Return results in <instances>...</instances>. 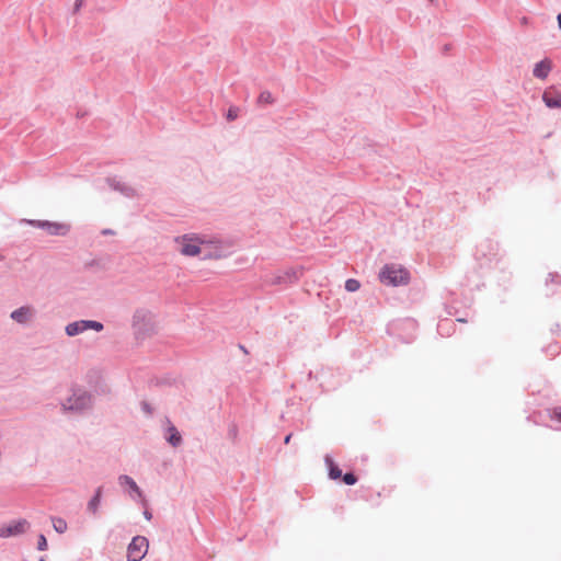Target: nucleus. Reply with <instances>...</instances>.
<instances>
[{"instance_id": "nucleus-8", "label": "nucleus", "mask_w": 561, "mask_h": 561, "mask_svg": "<svg viewBox=\"0 0 561 561\" xmlns=\"http://www.w3.org/2000/svg\"><path fill=\"white\" fill-rule=\"evenodd\" d=\"M543 103L550 108H560L561 107V92L556 88L550 87L545 90L542 94Z\"/></svg>"}, {"instance_id": "nucleus-24", "label": "nucleus", "mask_w": 561, "mask_h": 561, "mask_svg": "<svg viewBox=\"0 0 561 561\" xmlns=\"http://www.w3.org/2000/svg\"><path fill=\"white\" fill-rule=\"evenodd\" d=\"M290 438H291V434L287 435L285 437V444H288L290 442Z\"/></svg>"}, {"instance_id": "nucleus-21", "label": "nucleus", "mask_w": 561, "mask_h": 561, "mask_svg": "<svg viewBox=\"0 0 561 561\" xmlns=\"http://www.w3.org/2000/svg\"><path fill=\"white\" fill-rule=\"evenodd\" d=\"M551 417L561 422V410L560 409L552 410Z\"/></svg>"}, {"instance_id": "nucleus-5", "label": "nucleus", "mask_w": 561, "mask_h": 561, "mask_svg": "<svg viewBox=\"0 0 561 561\" xmlns=\"http://www.w3.org/2000/svg\"><path fill=\"white\" fill-rule=\"evenodd\" d=\"M87 330H94L96 332H100L103 330V324L101 322L93 320H80L69 323L66 327V333L69 336L78 335Z\"/></svg>"}, {"instance_id": "nucleus-13", "label": "nucleus", "mask_w": 561, "mask_h": 561, "mask_svg": "<svg viewBox=\"0 0 561 561\" xmlns=\"http://www.w3.org/2000/svg\"><path fill=\"white\" fill-rule=\"evenodd\" d=\"M121 484H127L129 488L137 493V495L140 497L142 495L140 489L136 484V482L128 476H121L119 477Z\"/></svg>"}, {"instance_id": "nucleus-17", "label": "nucleus", "mask_w": 561, "mask_h": 561, "mask_svg": "<svg viewBox=\"0 0 561 561\" xmlns=\"http://www.w3.org/2000/svg\"><path fill=\"white\" fill-rule=\"evenodd\" d=\"M53 526L57 533H65L67 530V523L61 518H55L53 520Z\"/></svg>"}, {"instance_id": "nucleus-11", "label": "nucleus", "mask_w": 561, "mask_h": 561, "mask_svg": "<svg viewBox=\"0 0 561 561\" xmlns=\"http://www.w3.org/2000/svg\"><path fill=\"white\" fill-rule=\"evenodd\" d=\"M168 433H169V436L167 437V440L172 446L176 447L182 443V437H181L180 433L178 432V430L173 425H170L168 427Z\"/></svg>"}, {"instance_id": "nucleus-20", "label": "nucleus", "mask_w": 561, "mask_h": 561, "mask_svg": "<svg viewBox=\"0 0 561 561\" xmlns=\"http://www.w3.org/2000/svg\"><path fill=\"white\" fill-rule=\"evenodd\" d=\"M38 550H46L47 549V540L44 535H39L38 542H37Z\"/></svg>"}, {"instance_id": "nucleus-10", "label": "nucleus", "mask_w": 561, "mask_h": 561, "mask_svg": "<svg viewBox=\"0 0 561 561\" xmlns=\"http://www.w3.org/2000/svg\"><path fill=\"white\" fill-rule=\"evenodd\" d=\"M33 314H34L33 308L21 307L11 313V318L19 323H25L33 317Z\"/></svg>"}, {"instance_id": "nucleus-14", "label": "nucleus", "mask_w": 561, "mask_h": 561, "mask_svg": "<svg viewBox=\"0 0 561 561\" xmlns=\"http://www.w3.org/2000/svg\"><path fill=\"white\" fill-rule=\"evenodd\" d=\"M101 494H102V489L99 488L95 492V495L91 499V501L89 502L88 504V508L93 513L95 514L96 511H98V507H99V504H100V500H101Z\"/></svg>"}, {"instance_id": "nucleus-9", "label": "nucleus", "mask_w": 561, "mask_h": 561, "mask_svg": "<svg viewBox=\"0 0 561 561\" xmlns=\"http://www.w3.org/2000/svg\"><path fill=\"white\" fill-rule=\"evenodd\" d=\"M551 68H552L551 60L546 58L535 65L533 73L536 78L543 80L548 77L549 72L551 71Z\"/></svg>"}, {"instance_id": "nucleus-7", "label": "nucleus", "mask_w": 561, "mask_h": 561, "mask_svg": "<svg viewBox=\"0 0 561 561\" xmlns=\"http://www.w3.org/2000/svg\"><path fill=\"white\" fill-rule=\"evenodd\" d=\"M28 526V523L24 519L12 522L8 525L0 527V537L7 538L23 534Z\"/></svg>"}, {"instance_id": "nucleus-3", "label": "nucleus", "mask_w": 561, "mask_h": 561, "mask_svg": "<svg viewBox=\"0 0 561 561\" xmlns=\"http://www.w3.org/2000/svg\"><path fill=\"white\" fill-rule=\"evenodd\" d=\"M91 405V397L82 390L73 391L72 396L69 397L64 403L62 409L65 411L80 412Z\"/></svg>"}, {"instance_id": "nucleus-26", "label": "nucleus", "mask_w": 561, "mask_h": 561, "mask_svg": "<svg viewBox=\"0 0 561 561\" xmlns=\"http://www.w3.org/2000/svg\"><path fill=\"white\" fill-rule=\"evenodd\" d=\"M39 561H45L44 559H41Z\"/></svg>"}, {"instance_id": "nucleus-2", "label": "nucleus", "mask_w": 561, "mask_h": 561, "mask_svg": "<svg viewBox=\"0 0 561 561\" xmlns=\"http://www.w3.org/2000/svg\"><path fill=\"white\" fill-rule=\"evenodd\" d=\"M379 278L386 285L399 286L408 283L409 272L396 265H386L381 270Z\"/></svg>"}, {"instance_id": "nucleus-23", "label": "nucleus", "mask_w": 561, "mask_h": 561, "mask_svg": "<svg viewBox=\"0 0 561 561\" xmlns=\"http://www.w3.org/2000/svg\"><path fill=\"white\" fill-rule=\"evenodd\" d=\"M145 517H146L148 520H150V519H151V514H150L148 511H146V512H145Z\"/></svg>"}, {"instance_id": "nucleus-19", "label": "nucleus", "mask_w": 561, "mask_h": 561, "mask_svg": "<svg viewBox=\"0 0 561 561\" xmlns=\"http://www.w3.org/2000/svg\"><path fill=\"white\" fill-rule=\"evenodd\" d=\"M342 478H343L344 483H346L348 485H353L357 481V478L353 473H345Z\"/></svg>"}, {"instance_id": "nucleus-16", "label": "nucleus", "mask_w": 561, "mask_h": 561, "mask_svg": "<svg viewBox=\"0 0 561 561\" xmlns=\"http://www.w3.org/2000/svg\"><path fill=\"white\" fill-rule=\"evenodd\" d=\"M360 287V283L357 280V279H354V278H350L345 282V289L347 291H356L358 290Z\"/></svg>"}, {"instance_id": "nucleus-15", "label": "nucleus", "mask_w": 561, "mask_h": 561, "mask_svg": "<svg viewBox=\"0 0 561 561\" xmlns=\"http://www.w3.org/2000/svg\"><path fill=\"white\" fill-rule=\"evenodd\" d=\"M259 104H272L274 102V99L272 96V93L268 91H263L260 93L257 98Z\"/></svg>"}, {"instance_id": "nucleus-22", "label": "nucleus", "mask_w": 561, "mask_h": 561, "mask_svg": "<svg viewBox=\"0 0 561 561\" xmlns=\"http://www.w3.org/2000/svg\"><path fill=\"white\" fill-rule=\"evenodd\" d=\"M286 280V277L285 276H282V275H278L276 276L273 280H272V284H282Z\"/></svg>"}, {"instance_id": "nucleus-18", "label": "nucleus", "mask_w": 561, "mask_h": 561, "mask_svg": "<svg viewBox=\"0 0 561 561\" xmlns=\"http://www.w3.org/2000/svg\"><path fill=\"white\" fill-rule=\"evenodd\" d=\"M239 116V108L236 106H231L227 112V119L229 122L234 121Z\"/></svg>"}, {"instance_id": "nucleus-4", "label": "nucleus", "mask_w": 561, "mask_h": 561, "mask_svg": "<svg viewBox=\"0 0 561 561\" xmlns=\"http://www.w3.org/2000/svg\"><path fill=\"white\" fill-rule=\"evenodd\" d=\"M149 542L146 537L136 536L127 548L128 561H140L145 558L148 552Z\"/></svg>"}, {"instance_id": "nucleus-25", "label": "nucleus", "mask_w": 561, "mask_h": 561, "mask_svg": "<svg viewBox=\"0 0 561 561\" xmlns=\"http://www.w3.org/2000/svg\"><path fill=\"white\" fill-rule=\"evenodd\" d=\"M557 20H558L559 26H560V28H561V13H560V14H558Z\"/></svg>"}, {"instance_id": "nucleus-6", "label": "nucleus", "mask_w": 561, "mask_h": 561, "mask_svg": "<svg viewBox=\"0 0 561 561\" xmlns=\"http://www.w3.org/2000/svg\"><path fill=\"white\" fill-rule=\"evenodd\" d=\"M32 225L46 230L49 234L53 236H65L70 227L62 222H51V221H31Z\"/></svg>"}, {"instance_id": "nucleus-12", "label": "nucleus", "mask_w": 561, "mask_h": 561, "mask_svg": "<svg viewBox=\"0 0 561 561\" xmlns=\"http://www.w3.org/2000/svg\"><path fill=\"white\" fill-rule=\"evenodd\" d=\"M325 463L329 468V477L336 480L342 477L341 469L334 463V461L328 456L325 457Z\"/></svg>"}, {"instance_id": "nucleus-1", "label": "nucleus", "mask_w": 561, "mask_h": 561, "mask_svg": "<svg viewBox=\"0 0 561 561\" xmlns=\"http://www.w3.org/2000/svg\"><path fill=\"white\" fill-rule=\"evenodd\" d=\"M179 247V251L185 256H196L201 253L202 247L208 244L209 241L196 233H187L174 239Z\"/></svg>"}]
</instances>
